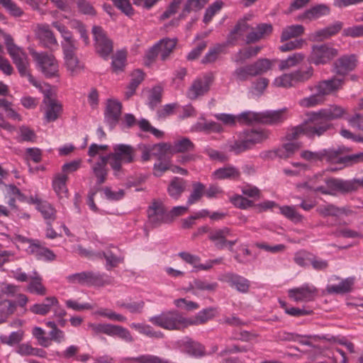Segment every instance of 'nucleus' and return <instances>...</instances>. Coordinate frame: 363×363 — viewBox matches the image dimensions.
Returning <instances> with one entry per match:
<instances>
[{"instance_id":"f257e3e1","label":"nucleus","mask_w":363,"mask_h":363,"mask_svg":"<svg viewBox=\"0 0 363 363\" xmlns=\"http://www.w3.org/2000/svg\"><path fill=\"white\" fill-rule=\"evenodd\" d=\"M345 112L344 108L337 105H332L318 111L311 112L308 114V120L306 122L289 130L286 138L294 140L302 135L309 138L320 136L329 128V125L323 122L337 119L342 117Z\"/></svg>"},{"instance_id":"f03ea898","label":"nucleus","mask_w":363,"mask_h":363,"mask_svg":"<svg viewBox=\"0 0 363 363\" xmlns=\"http://www.w3.org/2000/svg\"><path fill=\"white\" fill-rule=\"evenodd\" d=\"M113 150L112 153L107 155L106 157H101L100 160L92 165V172L99 184L106 181L108 173L106 167L108 161L114 172V175L118 177L122 164L129 163L133 160L134 153L131 146L118 144L113 147Z\"/></svg>"},{"instance_id":"7ed1b4c3","label":"nucleus","mask_w":363,"mask_h":363,"mask_svg":"<svg viewBox=\"0 0 363 363\" xmlns=\"http://www.w3.org/2000/svg\"><path fill=\"white\" fill-rule=\"evenodd\" d=\"M237 118L238 121L242 124H251L253 123L276 124L286 120L287 114L286 108L262 112L247 111L238 115Z\"/></svg>"},{"instance_id":"20e7f679","label":"nucleus","mask_w":363,"mask_h":363,"mask_svg":"<svg viewBox=\"0 0 363 363\" xmlns=\"http://www.w3.org/2000/svg\"><path fill=\"white\" fill-rule=\"evenodd\" d=\"M342 79L334 77L318 83L315 86V93L299 100L298 104L303 108H311L321 104L324 96L339 89L342 85Z\"/></svg>"},{"instance_id":"39448f33","label":"nucleus","mask_w":363,"mask_h":363,"mask_svg":"<svg viewBox=\"0 0 363 363\" xmlns=\"http://www.w3.org/2000/svg\"><path fill=\"white\" fill-rule=\"evenodd\" d=\"M26 75L28 76V81L44 95L43 103L45 104V118L46 121H55L62 112V105L57 101L50 98V86L47 83L35 80L27 71ZM24 76H26V74Z\"/></svg>"},{"instance_id":"423d86ee","label":"nucleus","mask_w":363,"mask_h":363,"mask_svg":"<svg viewBox=\"0 0 363 363\" xmlns=\"http://www.w3.org/2000/svg\"><path fill=\"white\" fill-rule=\"evenodd\" d=\"M313 74L312 67H308L306 69H296L290 72L283 73L276 77L272 85L275 87L289 89L294 87L299 83L308 81Z\"/></svg>"},{"instance_id":"0eeeda50","label":"nucleus","mask_w":363,"mask_h":363,"mask_svg":"<svg viewBox=\"0 0 363 363\" xmlns=\"http://www.w3.org/2000/svg\"><path fill=\"white\" fill-rule=\"evenodd\" d=\"M36 68L47 78L58 76L59 64L55 56L48 52L31 51Z\"/></svg>"},{"instance_id":"6e6552de","label":"nucleus","mask_w":363,"mask_h":363,"mask_svg":"<svg viewBox=\"0 0 363 363\" xmlns=\"http://www.w3.org/2000/svg\"><path fill=\"white\" fill-rule=\"evenodd\" d=\"M153 325L167 330H180L187 327V318L177 311H169L150 318Z\"/></svg>"},{"instance_id":"1a4fd4ad","label":"nucleus","mask_w":363,"mask_h":363,"mask_svg":"<svg viewBox=\"0 0 363 363\" xmlns=\"http://www.w3.org/2000/svg\"><path fill=\"white\" fill-rule=\"evenodd\" d=\"M88 328L96 334L103 333L111 337H118L127 342H132L134 340L130 331L120 325L89 323Z\"/></svg>"},{"instance_id":"9d476101","label":"nucleus","mask_w":363,"mask_h":363,"mask_svg":"<svg viewBox=\"0 0 363 363\" xmlns=\"http://www.w3.org/2000/svg\"><path fill=\"white\" fill-rule=\"evenodd\" d=\"M267 137V131L260 128L245 130L240 143L235 144V150L237 152L243 151L255 144L263 142Z\"/></svg>"},{"instance_id":"9b49d317","label":"nucleus","mask_w":363,"mask_h":363,"mask_svg":"<svg viewBox=\"0 0 363 363\" xmlns=\"http://www.w3.org/2000/svg\"><path fill=\"white\" fill-rule=\"evenodd\" d=\"M0 34L4 35L8 52L16 65L18 72L21 75L26 74V68L28 65L26 55L20 48L13 44L11 37L8 34L4 33L1 28Z\"/></svg>"},{"instance_id":"f8f14e48","label":"nucleus","mask_w":363,"mask_h":363,"mask_svg":"<svg viewBox=\"0 0 363 363\" xmlns=\"http://www.w3.org/2000/svg\"><path fill=\"white\" fill-rule=\"evenodd\" d=\"M337 54V50L328 45H313L311 48L308 61L316 66L325 65L330 62Z\"/></svg>"},{"instance_id":"ddd939ff","label":"nucleus","mask_w":363,"mask_h":363,"mask_svg":"<svg viewBox=\"0 0 363 363\" xmlns=\"http://www.w3.org/2000/svg\"><path fill=\"white\" fill-rule=\"evenodd\" d=\"M53 308L55 317L62 318L66 311L61 308L59 301L55 296H48L43 303H35L30 307V311L36 315H45Z\"/></svg>"},{"instance_id":"4468645a","label":"nucleus","mask_w":363,"mask_h":363,"mask_svg":"<svg viewBox=\"0 0 363 363\" xmlns=\"http://www.w3.org/2000/svg\"><path fill=\"white\" fill-rule=\"evenodd\" d=\"M288 295L296 302H309L315 299L318 295L317 289L312 284H305L301 286L289 290Z\"/></svg>"},{"instance_id":"2eb2a0df","label":"nucleus","mask_w":363,"mask_h":363,"mask_svg":"<svg viewBox=\"0 0 363 363\" xmlns=\"http://www.w3.org/2000/svg\"><path fill=\"white\" fill-rule=\"evenodd\" d=\"M97 52L104 58L109 56L113 50L111 41L107 38L104 30L97 26L92 28Z\"/></svg>"},{"instance_id":"dca6fc26","label":"nucleus","mask_w":363,"mask_h":363,"mask_svg":"<svg viewBox=\"0 0 363 363\" xmlns=\"http://www.w3.org/2000/svg\"><path fill=\"white\" fill-rule=\"evenodd\" d=\"M325 179H333L326 175V171H322L314 174L306 183L299 184L298 188L307 187L314 191L325 194H330V189L327 186Z\"/></svg>"},{"instance_id":"f3484780","label":"nucleus","mask_w":363,"mask_h":363,"mask_svg":"<svg viewBox=\"0 0 363 363\" xmlns=\"http://www.w3.org/2000/svg\"><path fill=\"white\" fill-rule=\"evenodd\" d=\"M16 240L22 242H30V244L28 247V251L38 259L43 261H52L55 259L56 256L52 250L47 247L33 243L25 237L16 235Z\"/></svg>"},{"instance_id":"a211bd4d","label":"nucleus","mask_w":363,"mask_h":363,"mask_svg":"<svg viewBox=\"0 0 363 363\" xmlns=\"http://www.w3.org/2000/svg\"><path fill=\"white\" fill-rule=\"evenodd\" d=\"M211 84V78L209 76H203L199 77L194 81L189 90L186 96L190 99H196L208 92Z\"/></svg>"},{"instance_id":"6ab92c4d","label":"nucleus","mask_w":363,"mask_h":363,"mask_svg":"<svg viewBox=\"0 0 363 363\" xmlns=\"http://www.w3.org/2000/svg\"><path fill=\"white\" fill-rule=\"evenodd\" d=\"M121 104L115 99L108 100L105 112V121L111 128L116 125L121 116Z\"/></svg>"},{"instance_id":"aec40b11","label":"nucleus","mask_w":363,"mask_h":363,"mask_svg":"<svg viewBox=\"0 0 363 363\" xmlns=\"http://www.w3.org/2000/svg\"><path fill=\"white\" fill-rule=\"evenodd\" d=\"M165 143H160L156 145H143L140 147L142 152V160L145 162L150 159L152 155L157 156L160 160L167 157Z\"/></svg>"},{"instance_id":"412c9836","label":"nucleus","mask_w":363,"mask_h":363,"mask_svg":"<svg viewBox=\"0 0 363 363\" xmlns=\"http://www.w3.org/2000/svg\"><path fill=\"white\" fill-rule=\"evenodd\" d=\"M35 33L37 38L47 48L57 46L58 45L57 40L48 25H38L35 30Z\"/></svg>"},{"instance_id":"4be33fe9","label":"nucleus","mask_w":363,"mask_h":363,"mask_svg":"<svg viewBox=\"0 0 363 363\" xmlns=\"http://www.w3.org/2000/svg\"><path fill=\"white\" fill-rule=\"evenodd\" d=\"M220 280L228 283L231 287L242 293L247 291L249 289L248 281L244 277L235 274H225L220 278Z\"/></svg>"},{"instance_id":"5701e85b","label":"nucleus","mask_w":363,"mask_h":363,"mask_svg":"<svg viewBox=\"0 0 363 363\" xmlns=\"http://www.w3.org/2000/svg\"><path fill=\"white\" fill-rule=\"evenodd\" d=\"M147 215L150 222L152 224L167 222V213L161 202L154 201L147 210Z\"/></svg>"},{"instance_id":"b1692460","label":"nucleus","mask_w":363,"mask_h":363,"mask_svg":"<svg viewBox=\"0 0 363 363\" xmlns=\"http://www.w3.org/2000/svg\"><path fill=\"white\" fill-rule=\"evenodd\" d=\"M356 59L354 55L343 56L335 63V71L339 75H345L356 67Z\"/></svg>"},{"instance_id":"393cba45","label":"nucleus","mask_w":363,"mask_h":363,"mask_svg":"<svg viewBox=\"0 0 363 363\" xmlns=\"http://www.w3.org/2000/svg\"><path fill=\"white\" fill-rule=\"evenodd\" d=\"M354 277L341 279L338 284H329L326 290L329 294H345L350 292L355 282Z\"/></svg>"},{"instance_id":"a878e982","label":"nucleus","mask_w":363,"mask_h":363,"mask_svg":"<svg viewBox=\"0 0 363 363\" xmlns=\"http://www.w3.org/2000/svg\"><path fill=\"white\" fill-rule=\"evenodd\" d=\"M67 180V177L64 173L57 174L52 179V189L60 199H63L68 196V189L66 185Z\"/></svg>"},{"instance_id":"bb28decb","label":"nucleus","mask_w":363,"mask_h":363,"mask_svg":"<svg viewBox=\"0 0 363 363\" xmlns=\"http://www.w3.org/2000/svg\"><path fill=\"white\" fill-rule=\"evenodd\" d=\"M250 26L246 19L240 20L235 25L233 30L230 33L228 37V43L234 44L239 40H242L245 35L248 32Z\"/></svg>"},{"instance_id":"cd10ccee","label":"nucleus","mask_w":363,"mask_h":363,"mask_svg":"<svg viewBox=\"0 0 363 363\" xmlns=\"http://www.w3.org/2000/svg\"><path fill=\"white\" fill-rule=\"evenodd\" d=\"M342 25L340 23H336L334 25L319 30L311 33L309 36V39L311 41H322L324 40L331 35L336 34L340 29Z\"/></svg>"},{"instance_id":"c85d7f7f","label":"nucleus","mask_w":363,"mask_h":363,"mask_svg":"<svg viewBox=\"0 0 363 363\" xmlns=\"http://www.w3.org/2000/svg\"><path fill=\"white\" fill-rule=\"evenodd\" d=\"M165 144L167 146L164 148L167 157L174 153L188 151L193 148V143L188 138L179 140L174 142V145Z\"/></svg>"},{"instance_id":"c756f323","label":"nucleus","mask_w":363,"mask_h":363,"mask_svg":"<svg viewBox=\"0 0 363 363\" xmlns=\"http://www.w3.org/2000/svg\"><path fill=\"white\" fill-rule=\"evenodd\" d=\"M327 183V186L330 189V194L335 190H340L343 191H350L355 189L357 180L344 181L341 179H327L324 180Z\"/></svg>"},{"instance_id":"7c9ffc66","label":"nucleus","mask_w":363,"mask_h":363,"mask_svg":"<svg viewBox=\"0 0 363 363\" xmlns=\"http://www.w3.org/2000/svg\"><path fill=\"white\" fill-rule=\"evenodd\" d=\"M305 59L303 52H295L289 55L286 59L279 60V69L280 71L287 70L300 65Z\"/></svg>"},{"instance_id":"2f4dec72","label":"nucleus","mask_w":363,"mask_h":363,"mask_svg":"<svg viewBox=\"0 0 363 363\" xmlns=\"http://www.w3.org/2000/svg\"><path fill=\"white\" fill-rule=\"evenodd\" d=\"M272 31L271 24L262 23L257 26L256 30H252L246 36V42L247 43H255L266 35H269Z\"/></svg>"},{"instance_id":"473e14b6","label":"nucleus","mask_w":363,"mask_h":363,"mask_svg":"<svg viewBox=\"0 0 363 363\" xmlns=\"http://www.w3.org/2000/svg\"><path fill=\"white\" fill-rule=\"evenodd\" d=\"M30 282L27 286V291L31 294L39 296H43L46 294L47 290L42 283V278L35 272L33 275H30Z\"/></svg>"},{"instance_id":"72a5a7b5","label":"nucleus","mask_w":363,"mask_h":363,"mask_svg":"<svg viewBox=\"0 0 363 363\" xmlns=\"http://www.w3.org/2000/svg\"><path fill=\"white\" fill-rule=\"evenodd\" d=\"M240 176L238 169L233 166H226L215 170L212 173L213 179H235Z\"/></svg>"},{"instance_id":"f704fd0d","label":"nucleus","mask_w":363,"mask_h":363,"mask_svg":"<svg viewBox=\"0 0 363 363\" xmlns=\"http://www.w3.org/2000/svg\"><path fill=\"white\" fill-rule=\"evenodd\" d=\"M216 310L208 308L199 311L196 316L187 318V326L203 324L216 315Z\"/></svg>"},{"instance_id":"c9c22d12","label":"nucleus","mask_w":363,"mask_h":363,"mask_svg":"<svg viewBox=\"0 0 363 363\" xmlns=\"http://www.w3.org/2000/svg\"><path fill=\"white\" fill-rule=\"evenodd\" d=\"M230 235V229L224 228L213 231L209 235V239L214 242L217 248L222 249L226 246L227 240L225 238Z\"/></svg>"},{"instance_id":"e433bc0d","label":"nucleus","mask_w":363,"mask_h":363,"mask_svg":"<svg viewBox=\"0 0 363 363\" xmlns=\"http://www.w3.org/2000/svg\"><path fill=\"white\" fill-rule=\"evenodd\" d=\"M276 60L267 58H260L252 64H250L255 76L262 75L272 70Z\"/></svg>"},{"instance_id":"4c0bfd02","label":"nucleus","mask_w":363,"mask_h":363,"mask_svg":"<svg viewBox=\"0 0 363 363\" xmlns=\"http://www.w3.org/2000/svg\"><path fill=\"white\" fill-rule=\"evenodd\" d=\"M218 287L216 282H209L206 280L196 279L194 280L189 286V291L193 294L199 296V293L203 291H213Z\"/></svg>"},{"instance_id":"58836bf2","label":"nucleus","mask_w":363,"mask_h":363,"mask_svg":"<svg viewBox=\"0 0 363 363\" xmlns=\"http://www.w3.org/2000/svg\"><path fill=\"white\" fill-rule=\"evenodd\" d=\"M64 60L67 70L72 76L77 75L84 68V64L79 60L76 55L65 57Z\"/></svg>"},{"instance_id":"ea45409f","label":"nucleus","mask_w":363,"mask_h":363,"mask_svg":"<svg viewBox=\"0 0 363 363\" xmlns=\"http://www.w3.org/2000/svg\"><path fill=\"white\" fill-rule=\"evenodd\" d=\"M329 13L330 9L326 5L319 4L306 11L301 18L312 21L327 16Z\"/></svg>"},{"instance_id":"a19ab883","label":"nucleus","mask_w":363,"mask_h":363,"mask_svg":"<svg viewBox=\"0 0 363 363\" xmlns=\"http://www.w3.org/2000/svg\"><path fill=\"white\" fill-rule=\"evenodd\" d=\"M185 187V182L181 178L175 177L170 182L167 191L172 198L178 199L184 191Z\"/></svg>"},{"instance_id":"79ce46f5","label":"nucleus","mask_w":363,"mask_h":363,"mask_svg":"<svg viewBox=\"0 0 363 363\" xmlns=\"http://www.w3.org/2000/svg\"><path fill=\"white\" fill-rule=\"evenodd\" d=\"M176 38H164L156 43V45L158 46V50H160L161 58L162 60H164L172 52L173 49L176 46Z\"/></svg>"},{"instance_id":"37998d69","label":"nucleus","mask_w":363,"mask_h":363,"mask_svg":"<svg viewBox=\"0 0 363 363\" xmlns=\"http://www.w3.org/2000/svg\"><path fill=\"white\" fill-rule=\"evenodd\" d=\"M300 147L301 144L298 142L289 143L276 150L275 154L279 158L286 159L293 155Z\"/></svg>"},{"instance_id":"c03bdc74","label":"nucleus","mask_w":363,"mask_h":363,"mask_svg":"<svg viewBox=\"0 0 363 363\" xmlns=\"http://www.w3.org/2000/svg\"><path fill=\"white\" fill-rule=\"evenodd\" d=\"M182 350L194 357H200L204 354L203 347L200 343L190 340L184 341Z\"/></svg>"},{"instance_id":"a18cd8bd","label":"nucleus","mask_w":363,"mask_h":363,"mask_svg":"<svg viewBox=\"0 0 363 363\" xmlns=\"http://www.w3.org/2000/svg\"><path fill=\"white\" fill-rule=\"evenodd\" d=\"M304 31V28L301 25H292L283 29L281 35V41L284 42L291 38H296L301 35Z\"/></svg>"},{"instance_id":"49530a36","label":"nucleus","mask_w":363,"mask_h":363,"mask_svg":"<svg viewBox=\"0 0 363 363\" xmlns=\"http://www.w3.org/2000/svg\"><path fill=\"white\" fill-rule=\"evenodd\" d=\"M16 304L8 299L0 302V323L6 321V318L14 313Z\"/></svg>"},{"instance_id":"de8ad7c7","label":"nucleus","mask_w":363,"mask_h":363,"mask_svg":"<svg viewBox=\"0 0 363 363\" xmlns=\"http://www.w3.org/2000/svg\"><path fill=\"white\" fill-rule=\"evenodd\" d=\"M23 337L24 331L22 330H18L17 331L11 333L9 335H0V341L3 344L7 345L9 346H13L20 343L23 340Z\"/></svg>"},{"instance_id":"09e8293b","label":"nucleus","mask_w":363,"mask_h":363,"mask_svg":"<svg viewBox=\"0 0 363 363\" xmlns=\"http://www.w3.org/2000/svg\"><path fill=\"white\" fill-rule=\"evenodd\" d=\"M118 248L113 247V250H108L106 252H103L100 256H103L106 260V267L110 269L116 267L119 263L122 262L123 257L121 255H118L116 252Z\"/></svg>"},{"instance_id":"8fccbe9b","label":"nucleus","mask_w":363,"mask_h":363,"mask_svg":"<svg viewBox=\"0 0 363 363\" xmlns=\"http://www.w3.org/2000/svg\"><path fill=\"white\" fill-rule=\"evenodd\" d=\"M31 333L40 346L43 347H49L50 346V337L46 335V332L44 329L35 326L33 328Z\"/></svg>"},{"instance_id":"3c124183","label":"nucleus","mask_w":363,"mask_h":363,"mask_svg":"<svg viewBox=\"0 0 363 363\" xmlns=\"http://www.w3.org/2000/svg\"><path fill=\"white\" fill-rule=\"evenodd\" d=\"M61 46L64 57L76 55L75 52L77 50V40L73 38V35L63 39L61 41Z\"/></svg>"},{"instance_id":"603ef678","label":"nucleus","mask_w":363,"mask_h":363,"mask_svg":"<svg viewBox=\"0 0 363 363\" xmlns=\"http://www.w3.org/2000/svg\"><path fill=\"white\" fill-rule=\"evenodd\" d=\"M37 209L41 213L43 218L49 223L50 221H53L56 218V210L47 201H43V203H39L37 206Z\"/></svg>"},{"instance_id":"864d4df0","label":"nucleus","mask_w":363,"mask_h":363,"mask_svg":"<svg viewBox=\"0 0 363 363\" xmlns=\"http://www.w3.org/2000/svg\"><path fill=\"white\" fill-rule=\"evenodd\" d=\"M108 146L106 145H98L96 143H92L88 150V155L90 157V158L87 160V162L93 165L95 162H94L92 158L95 157L96 156L99 155V158L101 157H106V155H103L104 152H106L108 150ZM100 159H99V160Z\"/></svg>"},{"instance_id":"5fc2aeb1","label":"nucleus","mask_w":363,"mask_h":363,"mask_svg":"<svg viewBox=\"0 0 363 363\" xmlns=\"http://www.w3.org/2000/svg\"><path fill=\"white\" fill-rule=\"evenodd\" d=\"M0 107L3 108L8 118L16 121H21L22 116L12 108V103L6 99L0 98Z\"/></svg>"},{"instance_id":"6e6d98bb","label":"nucleus","mask_w":363,"mask_h":363,"mask_svg":"<svg viewBox=\"0 0 363 363\" xmlns=\"http://www.w3.org/2000/svg\"><path fill=\"white\" fill-rule=\"evenodd\" d=\"M208 1V0H187L183 9L182 13L180 15V18H184L186 13L201 10Z\"/></svg>"},{"instance_id":"4d7b16f0","label":"nucleus","mask_w":363,"mask_h":363,"mask_svg":"<svg viewBox=\"0 0 363 363\" xmlns=\"http://www.w3.org/2000/svg\"><path fill=\"white\" fill-rule=\"evenodd\" d=\"M233 76L238 81H246L250 77H255V74L251 65H248L244 67H238L235 70Z\"/></svg>"},{"instance_id":"13d9d810","label":"nucleus","mask_w":363,"mask_h":363,"mask_svg":"<svg viewBox=\"0 0 363 363\" xmlns=\"http://www.w3.org/2000/svg\"><path fill=\"white\" fill-rule=\"evenodd\" d=\"M317 211L323 216H337L339 217L345 213L344 209L338 208L331 204H325L318 208Z\"/></svg>"},{"instance_id":"bf43d9fd","label":"nucleus","mask_w":363,"mask_h":363,"mask_svg":"<svg viewBox=\"0 0 363 363\" xmlns=\"http://www.w3.org/2000/svg\"><path fill=\"white\" fill-rule=\"evenodd\" d=\"M192 130L194 131H212V132H220L223 128L221 125L216 122H199L194 125L191 128Z\"/></svg>"},{"instance_id":"052dcab7","label":"nucleus","mask_w":363,"mask_h":363,"mask_svg":"<svg viewBox=\"0 0 363 363\" xmlns=\"http://www.w3.org/2000/svg\"><path fill=\"white\" fill-rule=\"evenodd\" d=\"M126 52L124 50L118 51L113 57L112 68L114 72H118L123 71L125 66Z\"/></svg>"},{"instance_id":"680f3d73","label":"nucleus","mask_w":363,"mask_h":363,"mask_svg":"<svg viewBox=\"0 0 363 363\" xmlns=\"http://www.w3.org/2000/svg\"><path fill=\"white\" fill-rule=\"evenodd\" d=\"M223 4V2L220 0H217L211 4L205 11L203 16L204 23H208L210 22L213 17L220 11Z\"/></svg>"},{"instance_id":"e2e57ef3","label":"nucleus","mask_w":363,"mask_h":363,"mask_svg":"<svg viewBox=\"0 0 363 363\" xmlns=\"http://www.w3.org/2000/svg\"><path fill=\"white\" fill-rule=\"evenodd\" d=\"M205 186L203 184L196 182L193 184V191L191 193L188 200V206H191L193 203L197 202L204 193Z\"/></svg>"},{"instance_id":"0e129e2a","label":"nucleus","mask_w":363,"mask_h":363,"mask_svg":"<svg viewBox=\"0 0 363 363\" xmlns=\"http://www.w3.org/2000/svg\"><path fill=\"white\" fill-rule=\"evenodd\" d=\"M0 4L14 17H20L23 13L21 9L12 0H0Z\"/></svg>"},{"instance_id":"69168bd1","label":"nucleus","mask_w":363,"mask_h":363,"mask_svg":"<svg viewBox=\"0 0 363 363\" xmlns=\"http://www.w3.org/2000/svg\"><path fill=\"white\" fill-rule=\"evenodd\" d=\"M69 26L71 28L76 30L79 33L81 38L84 42L85 45L89 43V36L86 33L84 25L77 19H72L69 21Z\"/></svg>"},{"instance_id":"338daca9","label":"nucleus","mask_w":363,"mask_h":363,"mask_svg":"<svg viewBox=\"0 0 363 363\" xmlns=\"http://www.w3.org/2000/svg\"><path fill=\"white\" fill-rule=\"evenodd\" d=\"M67 280L72 284H87L91 281V277L88 273L81 272L68 276Z\"/></svg>"},{"instance_id":"774afa93","label":"nucleus","mask_w":363,"mask_h":363,"mask_svg":"<svg viewBox=\"0 0 363 363\" xmlns=\"http://www.w3.org/2000/svg\"><path fill=\"white\" fill-rule=\"evenodd\" d=\"M269 84L267 78L261 77L255 81L252 85V92L256 96L262 95Z\"/></svg>"}]
</instances>
